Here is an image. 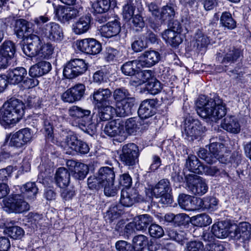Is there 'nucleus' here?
Listing matches in <instances>:
<instances>
[{"label": "nucleus", "mask_w": 251, "mask_h": 251, "mask_svg": "<svg viewBox=\"0 0 251 251\" xmlns=\"http://www.w3.org/2000/svg\"><path fill=\"white\" fill-rule=\"evenodd\" d=\"M167 234L171 239L180 243L187 239V233L184 231H177L174 228H169Z\"/></svg>", "instance_id": "obj_47"}, {"label": "nucleus", "mask_w": 251, "mask_h": 251, "mask_svg": "<svg viewBox=\"0 0 251 251\" xmlns=\"http://www.w3.org/2000/svg\"><path fill=\"white\" fill-rule=\"evenodd\" d=\"M85 91V86L84 84H77L64 92L61 98L64 102L73 103L80 100L84 96Z\"/></svg>", "instance_id": "obj_13"}, {"label": "nucleus", "mask_w": 251, "mask_h": 251, "mask_svg": "<svg viewBox=\"0 0 251 251\" xmlns=\"http://www.w3.org/2000/svg\"><path fill=\"white\" fill-rule=\"evenodd\" d=\"M99 116L101 120L105 121L111 119L116 114V109L111 104H105L100 106Z\"/></svg>", "instance_id": "obj_38"}, {"label": "nucleus", "mask_w": 251, "mask_h": 251, "mask_svg": "<svg viewBox=\"0 0 251 251\" xmlns=\"http://www.w3.org/2000/svg\"><path fill=\"white\" fill-rule=\"evenodd\" d=\"M53 51L54 47L50 43L42 44L38 55L43 59H49L51 57Z\"/></svg>", "instance_id": "obj_52"}, {"label": "nucleus", "mask_w": 251, "mask_h": 251, "mask_svg": "<svg viewBox=\"0 0 251 251\" xmlns=\"http://www.w3.org/2000/svg\"><path fill=\"white\" fill-rule=\"evenodd\" d=\"M74 171L73 177L75 179L82 180L85 177L88 171V168L86 165L79 163Z\"/></svg>", "instance_id": "obj_56"}, {"label": "nucleus", "mask_w": 251, "mask_h": 251, "mask_svg": "<svg viewBox=\"0 0 251 251\" xmlns=\"http://www.w3.org/2000/svg\"><path fill=\"white\" fill-rule=\"evenodd\" d=\"M101 188L104 189V193L107 197H114L119 190V187L114 186V182H110L102 185Z\"/></svg>", "instance_id": "obj_59"}, {"label": "nucleus", "mask_w": 251, "mask_h": 251, "mask_svg": "<svg viewBox=\"0 0 251 251\" xmlns=\"http://www.w3.org/2000/svg\"><path fill=\"white\" fill-rule=\"evenodd\" d=\"M191 222L195 226L202 227L209 225L212 223V219L208 215L202 213L193 216Z\"/></svg>", "instance_id": "obj_40"}, {"label": "nucleus", "mask_w": 251, "mask_h": 251, "mask_svg": "<svg viewBox=\"0 0 251 251\" xmlns=\"http://www.w3.org/2000/svg\"><path fill=\"white\" fill-rule=\"evenodd\" d=\"M157 102L154 99H147L143 101L138 111L139 117L141 119H147L154 115Z\"/></svg>", "instance_id": "obj_20"}, {"label": "nucleus", "mask_w": 251, "mask_h": 251, "mask_svg": "<svg viewBox=\"0 0 251 251\" xmlns=\"http://www.w3.org/2000/svg\"><path fill=\"white\" fill-rule=\"evenodd\" d=\"M209 145V152L212 157H215V162L217 160L222 163H226L229 161L230 151L225 145L222 143L215 141V138L210 140Z\"/></svg>", "instance_id": "obj_11"}, {"label": "nucleus", "mask_w": 251, "mask_h": 251, "mask_svg": "<svg viewBox=\"0 0 251 251\" xmlns=\"http://www.w3.org/2000/svg\"><path fill=\"white\" fill-rule=\"evenodd\" d=\"M198 156L204 160L207 163L212 164L215 162V157H212L210 152H208L204 148H201L198 152Z\"/></svg>", "instance_id": "obj_63"}, {"label": "nucleus", "mask_w": 251, "mask_h": 251, "mask_svg": "<svg viewBox=\"0 0 251 251\" xmlns=\"http://www.w3.org/2000/svg\"><path fill=\"white\" fill-rule=\"evenodd\" d=\"M203 173L210 176L227 177L229 178L228 174L223 169H219L215 166H203Z\"/></svg>", "instance_id": "obj_48"}, {"label": "nucleus", "mask_w": 251, "mask_h": 251, "mask_svg": "<svg viewBox=\"0 0 251 251\" xmlns=\"http://www.w3.org/2000/svg\"><path fill=\"white\" fill-rule=\"evenodd\" d=\"M160 53L154 50H148L144 51L138 57L139 66L142 67H151L160 60Z\"/></svg>", "instance_id": "obj_19"}, {"label": "nucleus", "mask_w": 251, "mask_h": 251, "mask_svg": "<svg viewBox=\"0 0 251 251\" xmlns=\"http://www.w3.org/2000/svg\"><path fill=\"white\" fill-rule=\"evenodd\" d=\"M87 69V65L83 59H72L65 65L63 75L68 79L74 78L84 74Z\"/></svg>", "instance_id": "obj_6"}, {"label": "nucleus", "mask_w": 251, "mask_h": 251, "mask_svg": "<svg viewBox=\"0 0 251 251\" xmlns=\"http://www.w3.org/2000/svg\"><path fill=\"white\" fill-rule=\"evenodd\" d=\"M121 30L120 23L117 20H114L102 26L100 32L101 36L109 38L118 35Z\"/></svg>", "instance_id": "obj_22"}, {"label": "nucleus", "mask_w": 251, "mask_h": 251, "mask_svg": "<svg viewBox=\"0 0 251 251\" xmlns=\"http://www.w3.org/2000/svg\"><path fill=\"white\" fill-rule=\"evenodd\" d=\"M31 24L25 19H18L15 22L14 31L17 36L21 38L25 33L30 32L32 30Z\"/></svg>", "instance_id": "obj_33"}, {"label": "nucleus", "mask_w": 251, "mask_h": 251, "mask_svg": "<svg viewBox=\"0 0 251 251\" xmlns=\"http://www.w3.org/2000/svg\"><path fill=\"white\" fill-rule=\"evenodd\" d=\"M58 117L55 115H52L49 118L44 120V130L46 136L48 138L52 137L53 134V126L56 123Z\"/></svg>", "instance_id": "obj_50"}, {"label": "nucleus", "mask_w": 251, "mask_h": 251, "mask_svg": "<svg viewBox=\"0 0 251 251\" xmlns=\"http://www.w3.org/2000/svg\"><path fill=\"white\" fill-rule=\"evenodd\" d=\"M186 168L192 173L202 174L203 172V166L195 155H189L186 159L185 164Z\"/></svg>", "instance_id": "obj_30"}, {"label": "nucleus", "mask_w": 251, "mask_h": 251, "mask_svg": "<svg viewBox=\"0 0 251 251\" xmlns=\"http://www.w3.org/2000/svg\"><path fill=\"white\" fill-rule=\"evenodd\" d=\"M195 46L201 49L206 47L210 43V40L201 31L198 30L195 35Z\"/></svg>", "instance_id": "obj_55"}, {"label": "nucleus", "mask_w": 251, "mask_h": 251, "mask_svg": "<svg viewBox=\"0 0 251 251\" xmlns=\"http://www.w3.org/2000/svg\"><path fill=\"white\" fill-rule=\"evenodd\" d=\"M201 201L202 202L203 208L210 210L216 209L218 204L217 199L213 197H207Z\"/></svg>", "instance_id": "obj_61"}, {"label": "nucleus", "mask_w": 251, "mask_h": 251, "mask_svg": "<svg viewBox=\"0 0 251 251\" xmlns=\"http://www.w3.org/2000/svg\"><path fill=\"white\" fill-rule=\"evenodd\" d=\"M27 44L23 46V50L28 57L38 55L42 45V41L38 35L31 34L27 37Z\"/></svg>", "instance_id": "obj_17"}, {"label": "nucleus", "mask_w": 251, "mask_h": 251, "mask_svg": "<svg viewBox=\"0 0 251 251\" xmlns=\"http://www.w3.org/2000/svg\"><path fill=\"white\" fill-rule=\"evenodd\" d=\"M37 33L41 37L56 42H61L64 38L62 28L55 23H50L40 27Z\"/></svg>", "instance_id": "obj_8"}, {"label": "nucleus", "mask_w": 251, "mask_h": 251, "mask_svg": "<svg viewBox=\"0 0 251 251\" xmlns=\"http://www.w3.org/2000/svg\"><path fill=\"white\" fill-rule=\"evenodd\" d=\"M24 114V103L16 99H10L0 109V124L5 128L14 126Z\"/></svg>", "instance_id": "obj_2"}, {"label": "nucleus", "mask_w": 251, "mask_h": 251, "mask_svg": "<svg viewBox=\"0 0 251 251\" xmlns=\"http://www.w3.org/2000/svg\"><path fill=\"white\" fill-rule=\"evenodd\" d=\"M116 104L119 116L125 117L131 114V109L134 104V99L130 97Z\"/></svg>", "instance_id": "obj_31"}, {"label": "nucleus", "mask_w": 251, "mask_h": 251, "mask_svg": "<svg viewBox=\"0 0 251 251\" xmlns=\"http://www.w3.org/2000/svg\"><path fill=\"white\" fill-rule=\"evenodd\" d=\"M77 49L81 51L90 54H96L101 50L100 43L94 38H86L77 41Z\"/></svg>", "instance_id": "obj_18"}, {"label": "nucleus", "mask_w": 251, "mask_h": 251, "mask_svg": "<svg viewBox=\"0 0 251 251\" xmlns=\"http://www.w3.org/2000/svg\"><path fill=\"white\" fill-rule=\"evenodd\" d=\"M146 89L149 93L155 95L161 92L162 89V85L159 81L153 77L147 82Z\"/></svg>", "instance_id": "obj_45"}, {"label": "nucleus", "mask_w": 251, "mask_h": 251, "mask_svg": "<svg viewBox=\"0 0 251 251\" xmlns=\"http://www.w3.org/2000/svg\"><path fill=\"white\" fill-rule=\"evenodd\" d=\"M188 191L196 196H202L208 190L205 181L201 177L194 174H189L185 176Z\"/></svg>", "instance_id": "obj_7"}, {"label": "nucleus", "mask_w": 251, "mask_h": 251, "mask_svg": "<svg viewBox=\"0 0 251 251\" xmlns=\"http://www.w3.org/2000/svg\"><path fill=\"white\" fill-rule=\"evenodd\" d=\"M122 213L123 211L119 208V206L113 205L110 207L109 210L106 212L105 218L106 220H109V223H112L118 219Z\"/></svg>", "instance_id": "obj_51"}, {"label": "nucleus", "mask_w": 251, "mask_h": 251, "mask_svg": "<svg viewBox=\"0 0 251 251\" xmlns=\"http://www.w3.org/2000/svg\"><path fill=\"white\" fill-rule=\"evenodd\" d=\"M221 126L224 129L232 133H238L240 131V124L233 116H227L221 124Z\"/></svg>", "instance_id": "obj_27"}, {"label": "nucleus", "mask_w": 251, "mask_h": 251, "mask_svg": "<svg viewBox=\"0 0 251 251\" xmlns=\"http://www.w3.org/2000/svg\"><path fill=\"white\" fill-rule=\"evenodd\" d=\"M5 207L10 212L21 213L29 210V205L21 196L14 195L9 198L5 203Z\"/></svg>", "instance_id": "obj_12"}, {"label": "nucleus", "mask_w": 251, "mask_h": 251, "mask_svg": "<svg viewBox=\"0 0 251 251\" xmlns=\"http://www.w3.org/2000/svg\"><path fill=\"white\" fill-rule=\"evenodd\" d=\"M7 234L14 239H20L24 235V230L20 226H13L7 228Z\"/></svg>", "instance_id": "obj_57"}, {"label": "nucleus", "mask_w": 251, "mask_h": 251, "mask_svg": "<svg viewBox=\"0 0 251 251\" xmlns=\"http://www.w3.org/2000/svg\"><path fill=\"white\" fill-rule=\"evenodd\" d=\"M98 175L102 185L108 182L110 183V182H114L115 175L113 168L101 167L99 169Z\"/></svg>", "instance_id": "obj_32"}, {"label": "nucleus", "mask_w": 251, "mask_h": 251, "mask_svg": "<svg viewBox=\"0 0 251 251\" xmlns=\"http://www.w3.org/2000/svg\"><path fill=\"white\" fill-rule=\"evenodd\" d=\"M26 75L27 71L25 68L16 67L9 69L6 77L11 83L16 84L23 81Z\"/></svg>", "instance_id": "obj_24"}, {"label": "nucleus", "mask_w": 251, "mask_h": 251, "mask_svg": "<svg viewBox=\"0 0 251 251\" xmlns=\"http://www.w3.org/2000/svg\"><path fill=\"white\" fill-rule=\"evenodd\" d=\"M241 55V50L239 49L232 48L226 53L221 63L223 64H231L235 63Z\"/></svg>", "instance_id": "obj_41"}, {"label": "nucleus", "mask_w": 251, "mask_h": 251, "mask_svg": "<svg viewBox=\"0 0 251 251\" xmlns=\"http://www.w3.org/2000/svg\"><path fill=\"white\" fill-rule=\"evenodd\" d=\"M139 155L138 147L134 143H128L123 146L120 159L125 165L133 166L138 162Z\"/></svg>", "instance_id": "obj_10"}, {"label": "nucleus", "mask_w": 251, "mask_h": 251, "mask_svg": "<svg viewBox=\"0 0 251 251\" xmlns=\"http://www.w3.org/2000/svg\"><path fill=\"white\" fill-rule=\"evenodd\" d=\"M38 189L34 182H27L21 188L24 196L29 200H34L38 193Z\"/></svg>", "instance_id": "obj_37"}, {"label": "nucleus", "mask_w": 251, "mask_h": 251, "mask_svg": "<svg viewBox=\"0 0 251 251\" xmlns=\"http://www.w3.org/2000/svg\"><path fill=\"white\" fill-rule=\"evenodd\" d=\"M135 10L133 0H126L123 6L122 15L125 20H129L133 17Z\"/></svg>", "instance_id": "obj_44"}, {"label": "nucleus", "mask_w": 251, "mask_h": 251, "mask_svg": "<svg viewBox=\"0 0 251 251\" xmlns=\"http://www.w3.org/2000/svg\"><path fill=\"white\" fill-rule=\"evenodd\" d=\"M138 80L136 82L137 85H141L153 78L152 77V72L151 70H144L143 71H139L136 74Z\"/></svg>", "instance_id": "obj_58"}, {"label": "nucleus", "mask_w": 251, "mask_h": 251, "mask_svg": "<svg viewBox=\"0 0 251 251\" xmlns=\"http://www.w3.org/2000/svg\"><path fill=\"white\" fill-rule=\"evenodd\" d=\"M55 179L59 187L61 188L66 187L70 183V173L65 168L60 167L56 172Z\"/></svg>", "instance_id": "obj_29"}, {"label": "nucleus", "mask_w": 251, "mask_h": 251, "mask_svg": "<svg viewBox=\"0 0 251 251\" xmlns=\"http://www.w3.org/2000/svg\"><path fill=\"white\" fill-rule=\"evenodd\" d=\"M176 6L173 3L167 4L163 6L160 13L159 19L163 22H169L173 20L176 15Z\"/></svg>", "instance_id": "obj_34"}, {"label": "nucleus", "mask_w": 251, "mask_h": 251, "mask_svg": "<svg viewBox=\"0 0 251 251\" xmlns=\"http://www.w3.org/2000/svg\"><path fill=\"white\" fill-rule=\"evenodd\" d=\"M162 38L173 47H176L182 42L181 34L171 30H165L162 33Z\"/></svg>", "instance_id": "obj_28"}, {"label": "nucleus", "mask_w": 251, "mask_h": 251, "mask_svg": "<svg viewBox=\"0 0 251 251\" xmlns=\"http://www.w3.org/2000/svg\"><path fill=\"white\" fill-rule=\"evenodd\" d=\"M197 113L202 118L216 122L225 116L226 113L225 104L218 97L208 99L200 96L196 102Z\"/></svg>", "instance_id": "obj_1"}, {"label": "nucleus", "mask_w": 251, "mask_h": 251, "mask_svg": "<svg viewBox=\"0 0 251 251\" xmlns=\"http://www.w3.org/2000/svg\"><path fill=\"white\" fill-rule=\"evenodd\" d=\"M132 243L134 251H142L148 244V238L144 235H138L134 237Z\"/></svg>", "instance_id": "obj_43"}, {"label": "nucleus", "mask_w": 251, "mask_h": 251, "mask_svg": "<svg viewBox=\"0 0 251 251\" xmlns=\"http://www.w3.org/2000/svg\"><path fill=\"white\" fill-rule=\"evenodd\" d=\"M206 130L198 120L187 118L185 120L182 133L185 139L193 141L200 137Z\"/></svg>", "instance_id": "obj_4"}, {"label": "nucleus", "mask_w": 251, "mask_h": 251, "mask_svg": "<svg viewBox=\"0 0 251 251\" xmlns=\"http://www.w3.org/2000/svg\"><path fill=\"white\" fill-rule=\"evenodd\" d=\"M203 244L200 241H191L188 242L186 245L187 251H202L203 250Z\"/></svg>", "instance_id": "obj_64"}, {"label": "nucleus", "mask_w": 251, "mask_h": 251, "mask_svg": "<svg viewBox=\"0 0 251 251\" xmlns=\"http://www.w3.org/2000/svg\"><path fill=\"white\" fill-rule=\"evenodd\" d=\"M231 236L237 241L246 243L251 238V225L246 222L240 223L236 226L234 231H232Z\"/></svg>", "instance_id": "obj_16"}, {"label": "nucleus", "mask_w": 251, "mask_h": 251, "mask_svg": "<svg viewBox=\"0 0 251 251\" xmlns=\"http://www.w3.org/2000/svg\"><path fill=\"white\" fill-rule=\"evenodd\" d=\"M152 191L155 197L160 198L161 203L168 204L172 202V189L168 179H161L152 188Z\"/></svg>", "instance_id": "obj_9"}, {"label": "nucleus", "mask_w": 251, "mask_h": 251, "mask_svg": "<svg viewBox=\"0 0 251 251\" xmlns=\"http://www.w3.org/2000/svg\"><path fill=\"white\" fill-rule=\"evenodd\" d=\"M124 125L119 120L108 122L105 126L104 132L110 137H115L123 132Z\"/></svg>", "instance_id": "obj_26"}, {"label": "nucleus", "mask_w": 251, "mask_h": 251, "mask_svg": "<svg viewBox=\"0 0 251 251\" xmlns=\"http://www.w3.org/2000/svg\"><path fill=\"white\" fill-rule=\"evenodd\" d=\"M232 225L227 221H221L213 224L211 227V232L214 236L218 238H225L229 234L231 235L230 229Z\"/></svg>", "instance_id": "obj_21"}, {"label": "nucleus", "mask_w": 251, "mask_h": 251, "mask_svg": "<svg viewBox=\"0 0 251 251\" xmlns=\"http://www.w3.org/2000/svg\"><path fill=\"white\" fill-rule=\"evenodd\" d=\"M87 185L91 190H99L102 186L98 176H89L87 179Z\"/></svg>", "instance_id": "obj_62"}, {"label": "nucleus", "mask_w": 251, "mask_h": 251, "mask_svg": "<svg viewBox=\"0 0 251 251\" xmlns=\"http://www.w3.org/2000/svg\"><path fill=\"white\" fill-rule=\"evenodd\" d=\"M143 123H145L144 121L140 122L138 124V121H136L135 118H131L127 119L125 123V129L126 132L131 135L136 132L138 129L139 128V126L142 124Z\"/></svg>", "instance_id": "obj_53"}, {"label": "nucleus", "mask_w": 251, "mask_h": 251, "mask_svg": "<svg viewBox=\"0 0 251 251\" xmlns=\"http://www.w3.org/2000/svg\"><path fill=\"white\" fill-rule=\"evenodd\" d=\"M220 24L228 29H233L236 26V23L232 18L231 14L227 12H223L220 18Z\"/></svg>", "instance_id": "obj_42"}, {"label": "nucleus", "mask_w": 251, "mask_h": 251, "mask_svg": "<svg viewBox=\"0 0 251 251\" xmlns=\"http://www.w3.org/2000/svg\"><path fill=\"white\" fill-rule=\"evenodd\" d=\"M152 222V218L148 214L141 215L134 219L133 222L137 230H145Z\"/></svg>", "instance_id": "obj_36"}, {"label": "nucleus", "mask_w": 251, "mask_h": 251, "mask_svg": "<svg viewBox=\"0 0 251 251\" xmlns=\"http://www.w3.org/2000/svg\"><path fill=\"white\" fill-rule=\"evenodd\" d=\"M0 51L12 59L16 53V45L10 40H5L0 46Z\"/></svg>", "instance_id": "obj_39"}, {"label": "nucleus", "mask_w": 251, "mask_h": 251, "mask_svg": "<svg viewBox=\"0 0 251 251\" xmlns=\"http://www.w3.org/2000/svg\"><path fill=\"white\" fill-rule=\"evenodd\" d=\"M113 97L116 103L130 98L128 90L124 87L116 89L113 92Z\"/></svg>", "instance_id": "obj_54"}, {"label": "nucleus", "mask_w": 251, "mask_h": 251, "mask_svg": "<svg viewBox=\"0 0 251 251\" xmlns=\"http://www.w3.org/2000/svg\"><path fill=\"white\" fill-rule=\"evenodd\" d=\"M178 202L180 206L186 210H192L195 209L192 203L191 197L189 195L181 194L178 197Z\"/></svg>", "instance_id": "obj_46"}, {"label": "nucleus", "mask_w": 251, "mask_h": 251, "mask_svg": "<svg viewBox=\"0 0 251 251\" xmlns=\"http://www.w3.org/2000/svg\"><path fill=\"white\" fill-rule=\"evenodd\" d=\"M32 138L30 129L24 128L11 135L9 145L16 148H21L30 142Z\"/></svg>", "instance_id": "obj_15"}, {"label": "nucleus", "mask_w": 251, "mask_h": 251, "mask_svg": "<svg viewBox=\"0 0 251 251\" xmlns=\"http://www.w3.org/2000/svg\"><path fill=\"white\" fill-rule=\"evenodd\" d=\"M91 17L89 15L83 16L72 25L73 32L80 35L87 32L91 27Z\"/></svg>", "instance_id": "obj_23"}, {"label": "nucleus", "mask_w": 251, "mask_h": 251, "mask_svg": "<svg viewBox=\"0 0 251 251\" xmlns=\"http://www.w3.org/2000/svg\"><path fill=\"white\" fill-rule=\"evenodd\" d=\"M112 91L109 88H100L95 89L91 96L93 99V103L98 108L105 104H112Z\"/></svg>", "instance_id": "obj_14"}, {"label": "nucleus", "mask_w": 251, "mask_h": 251, "mask_svg": "<svg viewBox=\"0 0 251 251\" xmlns=\"http://www.w3.org/2000/svg\"><path fill=\"white\" fill-rule=\"evenodd\" d=\"M137 198L136 190L123 189L121 193L120 202L124 206L130 207L135 202Z\"/></svg>", "instance_id": "obj_25"}, {"label": "nucleus", "mask_w": 251, "mask_h": 251, "mask_svg": "<svg viewBox=\"0 0 251 251\" xmlns=\"http://www.w3.org/2000/svg\"><path fill=\"white\" fill-rule=\"evenodd\" d=\"M111 6L110 0H100L94 2L92 7L97 13H106Z\"/></svg>", "instance_id": "obj_49"}, {"label": "nucleus", "mask_w": 251, "mask_h": 251, "mask_svg": "<svg viewBox=\"0 0 251 251\" xmlns=\"http://www.w3.org/2000/svg\"><path fill=\"white\" fill-rule=\"evenodd\" d=\"M139 62L138 59L132 61H128L124 63L121 67V70L123 74L127 76H133L136 75L139 67Z\"/></svg>", "instance_id": "obj_35"}, {"label": "nucleus", "mask_w": 251, "mask_h": 251, "mask_svg": "<svg viewBox=\"0 0 251 251\" xmlns=\"http://www.w3.org/2000/svg\"><path fill=\"white\" fill-rule=\"evenodd\" d=\"M68 112L69 116L73 119V126L88 132L89 130L92 132L95 131L96 125L92 121L90 110L74 105L69 108Z\"/></svg>", "instance_id": "obj_3"}, {"label": "nucleus", "mask_w": 251, "mask_h": 251, "mask_svg": "<svg viewBox=\"0 0 251 251\" xmlns=\"http://www.w3.org/2000/svg\"><path fill=\"white\" fill-rule=\"evenodd\" d=\"M226 245V243L222 242L209 243L205 245L202 251H224Z\"/></svg>", "instance_id": "obj_60"}, {"label": "nucleus", "mask_w": 251, "mask_h": 251, "mask_svg": "<svg viewBox=\"0 0 251 251\" xmlns=\"http://www.w3.org/2000/svg\"><path fill=\"white\" fill-rule=\"evenodd\" d=\"M58 0H48L47 2L52 3L54 7V12L58 18L59 21L62 23L69 22V21L79 16L82 12V8H78L74 7H65L63 6H57L54 3L55 1Z\"/></svg>", "instance_id": "obj_5"}]
</instances>
